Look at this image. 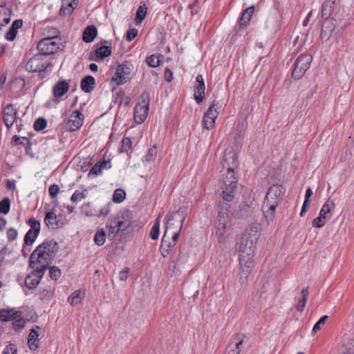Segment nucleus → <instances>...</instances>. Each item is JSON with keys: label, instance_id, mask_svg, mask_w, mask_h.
Instances as JSON below:
<instances>
[{"label": "nucleus", "instance_id": "obj_9", "mask_svg": "<svg viewBox=\"0 0 354 354\" xmlns=\"http://www.w3.org/2000/svg\"><path fill=\"white\" fill-rule=\"evenodd\" d=\"M313 57L310 54H303L295 61V67L292 72V76L295 80L301 79L312 62Z\"/></svg>", "mask_w": 354, "mask_h": 354}, {"label": "nucleus", "instance_id": "obj_15", "mask_svg": "<svg viewBox=\"0 0 354 354\" xmlns=\"http://www.w3.org/2000/svg\"><path fill=\"white\" fill-rule=\"evenodd\" d=\"M28 224L30 229L27 232L24 237V243L27 245H31L37 238L40 232V223L35 218H31Z\"/></svg>", "mask_w": 354, "mask_h": 354}, {"label": "nucleus", "instance_id": "obj_40", "mask_svg": "<svg viewBox=\"0 0 354 354\" xmlns=\"http://www.w3.org/2000/svg\"><path fill=\"white\" fill-rule=\"evenodd\" d=\"M313 195V190L310 187H308L306 191V193H305V199H304V202L303 203V205H302V207H301V212H300V216H304L306 212V208H307V206L309 205L310 203V196Z\"/></svg>", "mask_w": 354, "mask_h": 354}, {"label": "nucleus", "instance_id": "obj_47", "mask_svg": "<svg viewBox=\"0 0 354 354\" xmlns=\"http://www.w3.org/2000/svg\"><path fill=\"white\" fill-rule=\"evenodd\" d=\"M160 56L156 55H152L147 59V64L153 68L158 66L160 65Z\"/></svg>", "mask_w": 354, "mask_h": 354}, {"label": "nucleus", "instance_id": "obj_24", "mask_svg": "<svg viewBox=\"0 0 354 354\" xmlns=\"http://www.w3.org/2000/svg\"><path fill=\"white\" fill-rule=\"evenodd\" d=\"M79 0H64L59 10L61 15H69L77 8Z\"/></svg>", "mask_w": 354, "mask_h": 354}, {"label": "nucleus", "instance_id": "obj_5", "mask_svg": "<svg viewBox=\"0 0 354 354\" xmlns=\"http://www.w3.org/2000/svg\"><path fill=\"white\" fill-rule=\"evenodd\" d=\"M228 220L229 215L226 212H219L216 227V234L218 241L225 246L231 239V234L227 227Z\"/></svg>", "mask_w": 354, "mask_h": 354}, {"label": "nucleus", "instance_id": "obj_32", "mask_svg": "<svg viewBox=\"0 0 354 354\" xmlns=\"http://www.w3.org/2000/svg\"><path fill=\"white\" fill-rule=\"evenodd\" d=\"M342 345L348 353L354 354V333L346 335L342 340Z\"/></svg>", "mask_w": 354, "mask_h": 354}, {"label": "nucleus", "instance_id": "obj_11", "mask_svg": "<svg viewBox=\"0 0 354 354\" xmlns=\"http://www.w3.org/2000/svg\"><path fill=\"white\" fill-rule=\"evenodd\" d=\"M259 230L260 226L259 224L254 223L250 225L243 234L241 243L254 249L260 236Z\"/></svg>", "mask_w": 354, "mask_h": 354}, {"label": "nucleus", "instance_id": "obj_7", "mask_svg": "<svg viewBox=\"0 0 354 354\" xmlns=\"http://www.w3.org/2000/svg\"><path fill=\"white\" fill-rule=\"evenodd\" d=\"M52 30L55 35L42 39L37 44V49L40 52L39 54L44 57L47 55L53 54L59 48V44L56 41L59 32L56 28H53Z\"/></svg>", "mask_w": 354, "mask_h": 354}, {"label": "nucleus", "instance_id": "obj_63", "mask_svg": "<svg viewBox=\"0 0 354 354\" xmlns=\"http://www.w3.org/2000/svg\"><path fill=\"white\" fill-rule=\"evenodd\" d=\"M129 273V268H124L123 270H122L119 273L120 280L126 281L128 279Z\"/></svg>", "mask_w": 354, "mask_h": 354}, {"label": "nucleus", "instance_id": "obj_25", "mask_svg": "<svg viewBox=\"0 0 354 354\" xmlns=\"http://www.w3.org/2000/svg\"><path fill=\"white\" fill-rule=\"evenodd\" d=\"M335 205L333 201L328 199L322 207L319 214L322 217H325L327 220L331 218L333 214L332 212L335 209Z\"/></svg>", "mask_w": 354, "mask_h": 354}, {"label": "nucleus", "instance_id": "obj_59", "mask_svg": "<svg viewBox=\"0 0 354 354\" xmlns=\"http://www.w3.org/2000/svg\"><path fill=\"white\" fill-rule=\"evenodd\" d=\"M111 212V203L106 204L104 207L101 208L99 212V214H97V216H106Z\"/></svg>", "mask_w": 354, "mask_h": 354}, {"label": "nucleus", "instance_id": "obj_37", "mask_svg": "<svg viewBox=\"0 0 354 354\" xmlns=\"http://www.w3.org/2000/svg\"><path fill=\"white\" fill-rule=\"evenodd\" d=\"M234 340H237L238 342L236 343V348L234 349H232L228 352L227 354H239L241 351V346L243 344V338L241 335H237L233 337L230 339V343H232Z\"/></svg>", "mask_w": 354, "mask_h": 354}, {"label": "nucleus", "instance_id": "obj_50", "mask_svg": "<svg viewBox=\"0 0 354 354\" xmlns=\"http://www.w3.org/2000/svg\"><path fill=\"white\" fill-rule=\"evenodd\" d=\"M10 202L9 198H6L0 201V212L6 214L10 211Z\"/></svg>", "mask_w": 354, "mask_h": 354}, {"label": "nucleus", "instance_id": "obj_49", "mask_svg": "<svg viewBox=\"0 0 354 354\" xmlns=\"http://www.w3.org/2000/svg\"><path fill=\"white\" fill-rule=\"evenodd\" d=\"M328 318V317L327 315H324L318 320L317 322H316L312 330L313 335L316 334V333L321 329L322 326L324 325Z\"/></svg>", "mask_w": 354, "mask_h": 354}, {"label": "nucleus", "instance_id": "obj_33", "mask_svg": "<svg viewBox=\"0 0 354 354\" xmlns=\"http://www.w3.org/2000/svg\"><path fill=\"white\" fill-rule=\"evenodd\" d=\"M95 81L93 77L88 75L82 79L81 82V88L86 93L91 92L95 85Z\"/></svg>", "mask_w": 354, "mask_h": 354}, {"label": "nucleus", "instance_id": "obj_10", "mask_svg": "<svg viewBox=\"0 0 354 354\" xmlns=\"http://www.w3.org/2000/svg\"><path fill=\"white\" fill-rule=\"evenodd\" d=\"M254 255L239 254L240 277L239 280L241 283H244L246 281L251 272V269L254 265Z\"/></svg>", "mask_w": 354, "mask_h": 354}, {"label": "nucleus", "instance_id": "obj_6", "mask_svg": "<svg viewBox=\"0 0 354 354\" xmlns=\"http://www.w3.org/2000/svg\"><path fill=\"white\" fill-rule=\"evenodd\" d=\"M221 164L222 169L220 172L223 173V176H235L234 169L237 168L239 163L236 154L232 148L225 149Z\"/></svg>", "mask_w": 354, "mask_h": 354}, {"label": "nucleus", "instance_id": "obj_43", "mask_svg": "<svg viewBox=\"0 0 354 354\" xmlns=\"http://www.w3.org/2000/svg\"><path fill=\"white\" fill-rule=\"evenodd\" d=\"M106 166V162H97L90 170L88 176H97L102 173L103 168Z\"/></svg>", "mask_w": 354, "mask_h": 354}, {"label": "nucleus", "instance_id": "obj_1", "mask_svg": "<svg viewBox=\"0 0 354 354\" xmlns=\"http://www.w3.org/2000/svg\"><path fill=\"white\" fill-rule=\"evenodd\" d=\"M58 250L57 242L49 241L39 245L30 256L29 266L32 269L46 271Z\"/></svg>", "mask_w": 354, "mask_h": 354}, {"label": "nucleus", "instance_id": "obj_28", "mask_svg": "<svg viewBox=\"0 0 354 354\" xmlns=\"http://www.w3.org/2000/svg\"><path fill=\"white\" fill-rule=\"evenodd\" d=\"M44 223L49 228L56 229L59 227L57 216L53 212H49L46 214Z\"/></svg>", "mask_w": 354, "mask_h": 354}, {"label": "nucleus", "instance_id": "obj_2", "mask_svg": "<svg viewBox=\"0 0 354 354\" xmlns=\"http://www.w3.org/2000/svg\"><path fill=\"white\" fill-rule=\"evenodd\" d=\"M286 189L280 185L270 187L266 196L262 211L268 224L272 222L275 217V209L284 194Z\"/></svg>", "mask_w": 354, "mask_h": 354}, {"label": "nucleus", "instance_id": "obj_18", "mask_svg": "<svg viewBox=\"0 0 354 354\" xmlns=\"http://www.w3.org/2000/svg\"><path fill=\"white\" fill-rule=\"evenodd\" d=\"M218 112L214 104H212L204 113L203 127L204 129H210L214 127L215 120L218 117Z\"/></svg>", "mask_w": 354, "mask_h": 354}, {"label": "nucleus", "instance_id": "obj_48", "mask_svg": "<svg viewBox=\"0 0 354 354\" xmlns=\"http://www.w3.org/2000/svg\"><path fill=\"white\" fill-rule=\"evenodd\" d=\"M239 252V254H254V249L244 243H240Z\"/></svg>", "mask_w": 354, "mask_h": 354}, {"label": "nucleus", "instance_id": "obj_51", "mask_svg": "<svg viewBox=\"0 0 354 354\" xmlns=\"http://www.w3.org/2000/svg\"><path fill=\"white\" fill-rule=\"evenodd\" d=\"M61 270L57 266L50 268L49 275L52 279L57 280L61 276Z\"/></svg>", "mask_w": 354, "mask_h": 354}, {"label": "nucleus", "instance_id": "obj_60", "mask_svg": "<svg viewBox=\"0 0 354 354\" xmlns=\"http://www.w3.org/2000/svg\"><path fill=\"white\" fill-rule=\"evenodd\" d=\"M17 349L14 344L7 346L3 351L2 354H17Z\"/></svg>", "mask_w": 354, "mask_h": 354}, {"label": "nucleus", "instance_id": "obj_61", "mask_svg": "<svg viewBox=\"0 0 354 354\" xmlns=\"http://www.w3.org/2000/svg\"><path fill=\"white\" fill-rule=\"evenodd\" d=\"M138 35V30L136 28H131L127 32L126 39L127 41H131L133 40Z\"/></svg>", "mask_w": 354, "mask_h": 354}, {"label": "nucleus", "instance_id": "obj_38", "mask_svg": "<svg viewBox=\"0 0 354 354\" xmlns=\"http://www.w3.org/2000/svg\"><path fill=\"white\" fill-rule=\"evenodd\" d=\"M147 7L145 5L140 6L136 12V17L135 19L136 23L140 24L145 19L147 15Z\"/></svg>", "mask_w": 354, "mask_h": 354}, {"label": "nucleus", "instance_id": "obj_39", "mask_svg": "<svg viewBox=\"0 0 354 354\" xmlns=\"http://www.w3.org/2000/svg\"><path fill=\"white\" fill-rule=\"evenodd\" d=\"M82 300V292L80 290H75L68 298V301L72 306L77 305Z\"/></svg>", "mask_w": 354, "mask_h": 354}, {"label": "nucleus", "instance_id": "obj_52", "mask_svg": "<svg viewBox=\"0 0 354 354\" xmlns=\"http://www.w3.org/2000/svg\"><path fill=\"white\" fill-rule=\"evenodd\" d=\"M327 219L325 218V217H322V215H319L318 217L315 218L313 221V226L314 227H317V228H320V227H322L323 226H324L326 225V221Z\"/></svg>", "mask_w": 354, "mask_h": 354}, {"label": "nucleus", "instance_id": "obj_34", "mask_svg": "<svg viewBox=\"0 0 354 354\" xmlns=\"http://www.w3.org/2000/svg\"><path fill=\"white\" fill-rule=\"evenodd\" d=\"M335 0H326L322 6L321 15L322 18H328L333 10Z\"/></svg>", "mask_w": 354, "mask_h": 354}, {"label": "nucleus", "instance_id": "obj_29", "mask_svg": "<svg viewBox=\"0 0 354 354\" xmlns=\"http://www.w3.org/2000/svg\"><path fill=\"white\" fill-rule=\"evenodd\" d=\"M19 315V311L15 309H1L0 310V321L9 322L15 319V316Z\"/></svg>", "mask_w": 354, "mask_h": 354}, {"label": "nucleus", "instance_id": "obj_16", "mask_svg": "<svg viewBox=\"0 0 354 354\" xmlns=\"http://www.w3.org/2000/svg\"><path fill=\"white\" fill-rule=\"evenodd\" d=\"M175 216L176 213H171V214H168L167 216V229L165 234L163 235L162 243L160 245V250L162 252V254L163 257H166L170 250L171 248V243L166 238V233L169 228H174L175 226Z\"/></svg>", "mask_w": 354, "mask_h": 354}, {"label": "nucleus", "instance_id": "obj_19", "mask_svg": "<svg viewBox=\"0 0 354 354\" xmlns=\"http://www.w3.org/2000/svg\"><path fill=\"white\" fill-rule=\"evenodd\" d=\"M335 20L333 18H326L322 24L321 31V39L322 41H327L331 37L335 29Z\"/></svg>", "mask_w": 354, "mask_h": 354}, {"label": "nucleus", "instance_id": "obj_17", "mask_svg": "<svg viewBox=\"0 0 354 354\" xmlns=\"http://www.w3.org/2000/svg\"><path fill=\"white\" fill-rule=\"evenodd\" d=\"M32 270V272L25 278V286L27 288L30 290L35 288L39 285L45 272V271L40 270V269Z\"/></svg>", "mask_w": 354, "mask_h": 354}, {"label": "nucleus", "instance_id": "obj_14", "mask_svg": "<svg viewBox=\"0 0 354 354\" xmlns=\"http://www.w3.org/2000/svg\"><path fill=\"white\" fill-rule=\"evenodd\" d=\"M68 88L69 85L67 82L64 81L57 82L53 88V93L55 98L48 100L46 106L48 108L55 107L59 103V100L57 98L63 96L68 91Z\"/></svg>", "mask_w": 354, "mask_h": 354}, {"label": "nucleus", "instance_id": "obj_8", "mask_svg": "<svg viewBox=\"0 0 354 354\" xmlns=\"http://www.w3.org/2000/svg\"><path fill=\"white\" fill-rule=\"evenodd\" d=\"M52 62L42 55L37 54L26 64V70L30 73H41L52 67Z\"/></svg>", "mask_w": 354, "mask_h": 354}, {"label": "nucleus", "instance_id": "obj_23", "mask_svg": "<svg viewBox=\"0 0 354 354\" xmlns=\"http://www.w3.org/2000/svg\"><path fill=\"white\" fill-rule=\"evenodd\" d=\"M41 328L39 326H35L30 331L28 337V347L31 351H36L39 346V330Z\"/></svg>", "mask_w": 354, "mask_h": 354}, {"label": "nucleus", "instance_id": "obj_3", "mask_svg": "<svg viewBox=\"0 0 354 354\" xmlns=\"http://www.w3.org/2000/svg\"><path fill=\"white\" fill-rule=\"evenodd\" d=\"M133 223L131 212L127 209L119 212L109 217L106 222L108 236L113 239L120 231L124 232L133 227Z\"/></svg>", "mask_w": 354, "mask_h": 354}, {"label": "nucleus", "instance_id": "obj_22", "mask_svg": "<svg viewBox=\"0 0 354 354\" xmlns=\"http://www.w3.org/2000/svg\"><path fill=\"white\" fill-rule=\"evenodd\" d=\"M17 112L12 104H8L3 110V122L6 127L10 129L17 120Z\"/></svg>", "mask_w": 354, "mask_h": 354}, {"label": "nucleus", "instance_id": "obj_30", "mask_svg": "<svg viewBox=\"0 0 354 354\" xmlns=\"http://www.w3.org/2000/svg\"><path fill=\"white\" fill-rule=\"evenodd\" d=\"M97 31L95 26H87L83 33V40L86 43L93 41L97 35Z\"/></svg>", "mask_w": 354, "mask_h": 354}, {"label": "nucleus", "instance_id": "obj_56", "mask_svg": "<svg viewBox=\"0 0 354 354\" xmlns=\"http://www.w3.org/2000/svg\"><path fill=\"white\" fill-rule=\"evenodd\" d=\"M85 197L86 195L83 192L75 191L71 196V201L74 203H77Z\"/></svg>", "mask_w": 354, "mask_h": 354}, {"label": "nucleus", "instance_id": "obj_13", "mask_svg": "<svg viewBox=\"0 0 354 354\" xmlns=\"http://www.w3.org/2000/svg\"><path fill=\"white\" fill-rule=\"evenodd\" d=\"M83 120L82 113L79 111H74L64 120V127L69 131H75L82 127Z\"/></svg>", "mask_w": 354, "mask_h": 354}, {"label": "nucleus", "instance_id": "obj_42", "mask_svg": "<svg viewBox=\"0 0 354 354\" xmlns=\"http://www.w3.org/2000/svg\"><path fill=\"white\" fill-rule=\"evenodd\" d=\"M126 198V192L122 189H117L113 195V201L116 203H122Z\"/></svg>", "mask_w": 354, "mask_h": 354}, {"label": "nucleus", "instance_id": "obj_36", "mask_svg": "<svg viewBox=\"0 0 354 354\" xmlns=\"http://www.w3.org/2000/svg\"><path fill=\"white\" fill-rule=\"evenodd\" d=\"M12 325L15 330H21L25 326V320L20 312H19L18 316H15V319H12Z\"/></svg>", "mask_w": 354, "mask_h": 354}, {"label": "nucleus", "instance_id": "obj_57", "mask_svg": "<svg viewBox=\"0 0 354 354\" xmlns=\"http://www.w3.org/2000/svg\"><path fill=\"white\" fill-rule=\"evenodd\" d=\"M49 195L52 198H54L57 196L58 193L59 192V187L57 184H53L49 187L48 189Z\"/></svg>", "mask_w": 354, "mask_h": 354}, {"label": "nucleus", "instance_id": "obj_46", "mask_svg": "<svg viewBox=\"0 0 354 354\" xmlns=\"http://www.w3.org/2000/svg\"><path fill=\"white\" fill-rule=\"evenodd\" d=\"M157 153H157V149H156V147H153L150 148L148 150L147 153L145 157V161H147L148 162H153L156 160Z\"/></svg>", "mask_w": 354, "mask_h": 354}, {"label": "nucleus", "instance_id": "obj_58", "mask_svg": "<svg viewBox=\"0 0 354 354\" xmlns=\"http://www.w3.org/2000/svg\"><path fill=\"white\" fill-rule=\"evenodd\" d=\"M40 298L41 299H50L53 296V291L51 290H43L39 292Z\"/></svg>", "mask_w": 354, "mask_h": 354}, {"label": "nucleus", "instance_id": "obj_26", "mask_svg": "<svg viewBox=\"0 0 354 354\" xmlns=\"http://www.w3.org/2000/svg\"><path fill=\"white\" fill-rule=\"evenodd\" d=\"M254 6H251L248 8H247L244 12L242 13V15L240 18V20H239V26L241 27V28H244V27H246L250 20H251V18L254 14Z\"/></svg>", "mask_w": 354, "mask_h": 354}, {"label": "nucleus", "instance_id": "obj_21", "mask_svg": "<svg viewBox=\"0 0 354 354\" xmlns=\"http://www.w3.org/2000/svg\"><path fill=\"white\" fill-rule=\"evenodd\" d=\"M205 85L202 75H198L196 77L194 86V99L197 104H200L205 96Z\"/></svg>", "mask_w": 354, "mask_h": 354}, {"label": "nucleus", "instance_id": "obj_4", "mask_svg": "<svg viewBox=\"0 0 354 354\" xmlns=\"http://www.w3.org/2000/svg\"><path fill=\"white\" fill-rule=\"evenodd\" d=\"M133 70V65L129 61L118 64L111 78V84L113 88L127 83L130 80V75Z\"/></svg>", "mask_w": 354, "mask_h": 354}, {"label": "nucleus", "instance_id": "obj_20", "mask_svg": "<svg viewBox=\"0 0 354 354\" xmlns=\"http://www.w3.org/2000/svg\"><path fill=\"white\" fill-rule=\"evenodd\" d=\"M149 113V102L145 100L138 103L134 108V120L136 123L142 124L147 118Z\"/></svg>", "mask_w": 354, "mask_h": 354}, {"label": "nucleus", "instance_id": "obj_45", "mask_svg": "<svg viewBox=\"0 0 354 354\" xmlns=\"http://www.w3.org/2000/svg\"><path fill=\"white\" fill-rule=\"evenodd\" d=\"M10 21V12L9 10L3 12H0V30L2 28Z\"/></svg>", "mask_w": 354, "mask_h": 354}, {"label": "nucleus", "instance_id": "obj_55", "mask_svg": "<svg viewBox=\"0 0 354 354\" xmlns=\"http://www.w3.org/2000/svg\"><path fill=\"white\" fill-rule=\"evenodd\" d=\"M277 19L273 17H270L266 22V28H270L272 31H277L278 29V25L277 23Z\"/></svg>", "mask_w": 354, "mask_h": 354}, {"label": "nucleus", "instance_id": "obj_35", "mask_svg": "<svg viewBox=\"0 0 354 354\" xmlns=\"http://www.w3.org/2000/svg\"><path fill=\"white\" fill-rule=\"evenodd\" d=\"M308 290L306 288H303L301 291V297L299 298L298 304L297 305V309L299 312H302L305 308L306 302V297L308 296Z\"/></svg>", "mask_w": 354, "mask_h": 354}, {"label": "nucleus", "instance_id": "obj_53", "mask_svg": "<svg viewBox=\"0 0 354 354\" xmlns=\"http://www.w3.org/2000/svg\"><path fill=\"white\" fill-rule=\"evenodd\" d=\"M47 122L44 118H38L34 123V128L36 131H41L46 127Z\"/></svg>", "mask_w": 354, "mask_h": 354}, {"label": "nucleus", "instance_id": "obj_31", "mask_svg": "<svg viewBox=\"0 0 354 354\" xmlns=\"http://www.w3.org/2000/svg\"><path fill=\"white\" fill-rule=\"evenodd\" d=\"M111 54V49L109 46H103L97 48L95 50V60L97 62L103 60L105 57L110 56Z\"/></svg>", "mask_w": 354, "mask_h": 354}, {"label": "nucleus", "instance_id": "obj_64", "mask_svg": "<svg viewBox=\"0 0 354 354\" xmlns=\"http://www.w3.org/2000/svg\"><path fill=\"white\" fill-rule=\"evenodd\" d=\"M165 78L168 82H171L173 79V73L169 68H166L165 71Z\"/></svg>", "mask_w": 354, "mask_h": 354}, {"label": "nucleus", "instance_id": "obj_54", "mask_svg": "<svg viewBox=\"0 0 354 354\" xmlns=\"http://www.w3.org/2000/svg\"><path fill=\"white\" fill-rule=\"evenodd\" d=\"M131 147V141L129 138H124L121 142V152H127Z\"/></svg>", "mask_w": 354, "mask_h": 354}, {"label": "nucleus", "instance_id": "obj_62", "mask_svg": "<svg viewBox=\"0 0 354 354\" xmlns=\"http://www.w3.org/2000/svg\"><path fill=\"white\" fill-rule=\"evenodd\" d=\"M17 231L14 228H10L7 231V237L10 241H15L17 237Z\"/></svg>", "mask_w": 354, "mask_h": 354}, {"label": "nucleus", "instance_id": "obj_41", "mask_svg": "<svg viewBox=\"0 0 354 354\" xmlns=\"http://www.w3.org/2000/svg\"><path fill=\"white\" fill-rule=\"evenodd\" d=\"M105 241L106 232L103 228H102L95 233L94 236V241L97 245L100 246L104 245Z\"/></svg>", "mask_w": 354, "mask_h": 354}, {"label": "nucleus", "instance_id": "obj_12", "mask_svg": "<svg viewBox=\"0 0 354 354\" xmlns=\"http://www.w3.org/2000/svg\"><path fill=\"white\" fill-rule=\"evenodd\" d=\"M224 187L222 192V197L226 201H231L234 197L237 178L236 176L230 177V175H225L223 180Z\"/></svg>", "mask_w": 354, "mask_h": 354}, {"label": "nucleus", "instance_id": "obj_44", "mask_svg": "<svg viewBox=\"0 0 354 354\" xmlns=\"http://www.w3.org/2000/svg\"><path fill=\"white\" fill-rule=\"evenodd\" d=\"M160 234V218H157L154 223L151 232L150 236L153 240H156L159 237Z\"/></svg>", "mask_w": 354, "mask_h": 354}, {"label": "nucleus", "instance_id": "obj_27", "mask_svg": "<svg viewBox=\"0 0 354 354\" xmlns=\"http://www.w3.org/2000/svg\"><path fill=\"white\" fill-rule=\"evenodd\" d=\"M22 24V20L21 19H17L12 22L11 27L9 28L5 36L8 41H12L15 39L17 34V30L21 27Z\"/></svg>", "mask_w": 354, "mask_h": 354}]
</instances>
